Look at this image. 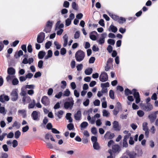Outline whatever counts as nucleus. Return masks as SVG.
<instances>
[{"label": "nucleus", "instance_id": "f257e3e1", "mask_svg": "<svg viewBox=\"0 0 158 158\" xmlns=\"http://www.w3.org/2000/svg\"><path fill=\"white\" fill-rule=\"evenodd\" d=\"M85 55V52L83 51L79 50L76 52L75 57L76 59H83Z\"/></svg>", "mask_w": 158, "mask_h": 158}, {"label": "nucleus", "instance_id": "f03ea898", "mask_svg": "<svg viewBox=\"0 0 158 158\" xmlns=\"http://www.w3.org/2000/svg\"><path fill=\"white\" fill-rule=\"evenodd\" d=\"M142 109L146 112H149L153 108V105L151 103L144 104L142 106Z\"/></svg>", "mask_w": 158, "mask_h": 158}, {"label": "nucleus", "instance_id": "7ed1b4c3", "mask_svg": "<svg viewBox=\"0 0 158 158\" xmlns=\"http://www.w3.org/2000/svg\"><path fill=\"white\" fill-rule=\"evenodd\" d=\"M31 116L33 120L39 121L40 120V113L38 111H33L31 114Z\"/></svg>", "mask_w": 158, "mask_h": 158}, {"label": "nucleus", "instance_id": "20e7f679", "mask_svg": "<svg viewBox=\"0 0 158 158\" xmlns=\"http://www.w3.org/2000/svg\"><path fill=\"white\" fill-rule=\"evenodd\" d=\"M11 100L13 102L17 101L18 98V94L16 89L13 90L10 93Z\"/></svg>", "mask_w": 158, "mask_h": 158}, {"label": "nucleus", "instance_id": "39448f33", "mask_svg": "<svg viewBox=\"0 0 158 158\" xmlns=\"http://www.w3.org/2000/svg\"><path fill=\"white\" fill-rule=\"evenodd\" d=\"M45 34L43 32L40 33L37 35V42L39 44L42 43L44 40Z\"/></svg>", "mask_w": 158, "mask_h": 158}, {"label": "nucleus", "instance_id": "423d86ee", "mask_svg": "<svg viewBox=\"0 0 158 158\" xmlns=\"http://www.w3.org/2000/svg\"><path fill=\"white\" fill-rule=\"evenodd\" d=\"M99 79L100 81L102 82L107 81L108 80V75L107 73L105 72H102L99 76Z\"/></svg>", "mask_w": 158, "mask_h": 158}, {"label": "nucleus", "instance_id": "0eeeda50", "mask_svg": "<svg viewBox=\"0 0 158 158\" xmlns=\"http://www.w3.org/2000/svg\"><path fill=\"white\" fill-rule=\"evenodd\" d=\"M111 150L112 153L118 154L120 151L121 148L118 144H116L112 146Z\"/></svg>", "mask_w": 158, "mask_h": 158}, {"label": "nucleus", "instance_id": "6e6552de", "mask_svg": "<svg viewBox=\"0 0 158 158\" xmlns=\"http://www.w3.org/2000/svg\"><path fill=\"white\" fill-rule=\"evenodd\" d=\"M74 104V101L72 99L69 102H65L64 103V107L66 109H68L69 108L71 109Z\"/></svg>", "mask_w": 158, "mask_h": 158}, {"label": "nucleus", "instance_id": "1a4fd4ad", "mask_svg": "<svg viewBox=\"0 0 158 158\" xmlns=\"http://www.w3.org/2000/svg\"><path fill=\"white\" fill-rule=\"evenodd\" d=\"M113 60H108L106 62V65L105 67V70L106 71L109 70L110 69L113 67Z\"/></svg>", "mask_w": 158, "mask_h": 158}, {"label": "nucleus", "instance_id": "9d476101", "mask_svg": "<svg viewBox=\"0 0 158 158\" xmlns=\"http://www.w3.org/2000/svg\"><path fill=\"white\" fill-rule=\"evenodd\" d=\"M98 34L96 31H93L89 33V38L92 40L95 41L97 40V39L96 35L98 36Z\"/></svg>", "mask_w": 158, "mask_h": 158}, {"label": "nucleus", "instance_id": "9b49d317", "mask_svg": "<svg viewBox=\"0 0 158 158\" xmlns=\"http://www.w3.org/2000/svg\"><path fill=\"white\" fill-rule=\"evenodd\" d=\"M41 102L45 106H48L50 103L49 99L48 97L44 96L42 97Z\"/></svg>", "mask_w": 158, "mask_h": 158}, {"label": "nucleus", "instance_id": "f8f14e48", "mask_svg": "<svg viewBox=\"0 0 158 158\" xmlns=\"http://www.w3.org/2000/svg\"><path fill=\"white\" fill-rule=\"evenodd\" d=\"M10 100L9 97L5 94H2L0 95V102L2 103H4L5 101H8Z\"/></svg>", "mask_w": 158, "mask_h": 158}, {"label": "nucleus", "instance_id": "ddd939ff", "mask_svg": "<svg viewBox=\"0 0 158 158\" xmlns=\"http://www.w3.org/2000/svg\"><path fill=\"white\" fill-rule=\"evenodd\" d=\"M114 136V133H111L110 131H107L104 136V138L106 139H112Z\"/></svg>", "mask_w": 158, "mask_h": 158}, {"label": "nucleus", "instance_id": "4468645a", "mask_svg": "<svg viewBox=\"0 0 158 158\" xmlns=\"http://www.w3.org/2000/svg\"><path fill=\"white\" fill-rule=\"evenodd\" d=\"M156 117L157 116H156L153 112L149 114L148 116V118L151 123L155 122Z\"/></svg>", "mask_w": 158, "mask_h": 158}, {"label": "nucleus", "instance_id": "2eb2a0df", "mask_svg": "<svg viewBox=\"0 0 158 158\" xmlns=\"http://www.w3.org/2000/svg\"><path fill=\"white\" fill-rule=\"evenodd\" d=\"M113 128L114 130L116 131H119L121 128L119 126L118 122L116 121H114L113 123Z\"/></svg>", "mask_w": 158, "mask_h": 158}, {"label": "nucleus", "instance_id": "dca6fc26", "mask_svg": "<svg viewBox=\"0 0 158 158\" xmlns=\"http://www.w3.org/2000/svg\"><path fill=\"white\" fill-rule=\"evenodd\" d=\"M31 101V98L28 95H27L25 97H23L22 98V101L24 105L29 103Z\"/></svg>", "mask_w": 158, "mask_h": 158}, {"label": "nucleus", "instance_id": "f3484780", "mask_svg": "<svg viewBox=\"0 0 158 158\" xmlns=\"http://www.w3.org/2000/svg\"><path fill=\"white\" fill-rule=\"evenodd\" d=\"M81 113L80 110H78L74 115V118L77 120H80L81 118Z\"/></svg>", "mask_w": 158, "mask_h": 158}, {"label": "nucleus", "instance_id": "a211bd4d", "mask_svg": "<svg viewBox=\"0 0 158 158\" xmlns=\"http://www.w3.org/2000/svg\"><path fill=\"white\" fill-rule=\"evenodd\" d=\"M60 20H59L57 21L55 25V30H57L58 29H60L64 27V24L62 23L60 24Z\"/></svg>", "mask_w": 158, "mask_h": 158}, {"label": "nucleus", "instance_id": "6ab92c4d", "mask_svg": "<svg viewBox=\"0 0 158 158\" xmlns=\"http://www.w3.org/2000/svg\"><path fill=\"white\" fill-rule=\"evenodd\" d=\"M23 55V52L22 50H19V51H17L14 55V57L15 58L17 59L19 58L21 56Z\"/></svg>", "mask_w": 158, "mask_h": 158}, {"label": "nucleus", "instance_id": "aec40b11", "mask_svg": "<svg viewBox=\"0 0 158 158\" xmlns=\"http://www.w3.org/2000/svg\"><path fill=\"white\" fill-rule=\"evenodd\" d=\"M46 54V52L44 51H40L38 53V57L40 59H42Z\"/></svg>", "mask_w": 158, "mask_h": 158}, {"label": "nucleus", "instance_id": "412c9836", "mask_svg": "<svg viewBox=\"0 0 158 158\" xmlns=\"http://www.w3.org/2000/svg\"><path fill=\"white\" fill-rule=\"evenodd\" d=\"M109 31H111L112 32L115 33L118 30L117 28L113 24H111L108 28Z\"/></svg>", "mask_w": 158, "mask_h": 158}, {"label": "nucleus", "instance_id": "4be33fe9", "mask_svg": "<svg viewBox=\"0 0 158 158\" xmlns=\"http://www.w3.org/2000/svg\"><path fill=\"white\" fill-rule=\"evenodd\" d=\"M127 154L129 158H135L137 156V154L134 151L129 152H127Z\"/></svg>", "mask_w": 158, "mask_h": 158}, {"label": "nucleus", "instance_id": "5701e85b", "mask_svg": "<svg viewBox=\"0 0 158 158\" xmlns=\"http://www.w3.org/2000/svg\"><path fill=\"white\" fill-rule=\"evenodd\" d=\"M52 52L51 50H49L47 52V55H45L44 59H48L51 57L52 55Z\"/></svg>", "mask_w": 158, "mask_h": 158}, {"label": "nucleus", "instance_id": "b1692460", "mask_svg": "<svg viewBox=\"0 0 158 158\" xmlns=\"http://www.w3.org/2000/svg\"><path fill=\"white\" fill-rule=\"evenodd\" d=\"M7 73L9 75H14L15 73V71L14 69L12 67L8 68L7 69Z\"/></svg>", "mask_w": 158, "mask_h": 158}, {"label": "nucleus", "instance_id": "393cba45", "mask_svg": "<svg viewBox=\"0 0 158 158\" xmlns=\"http://www.w3.org/2000/svg\"><path fill=\"white\" fill-rule=\"evenodd\" d=\"M18 113L22 115L23 118H25L27 116L26 111L24 109L19 110Z\"/></svg>", "mask_w": 158, "mask_h": 158}, {"label": "nucleus", "instance_id": "a878e982", "mask_svg": "<svg viewBox=\"0 0 158 158\" xmlns=\"http://www.w3.org/2000/svg\"><path fill=\"white\" fill-rule=\"evenodd\" d=\"M63 39L64 40V42L63 44V46L64 47H65L67 45L68 42V36L67 34H65L63 36Z\"/></svg>", "mask_w": 158, "mask_h": 158}, {"label": "nucleus", "instance_id": "bb28decb", "mask_svg": "<svg viewBox=\"0 0 158 158\" xmlns=\"http://www.w3.org/2000/svg\"><path fill=\"white\" fill-rule=\"evenodd\" d=\"M93 69L92 68H89L85 71V73L86 75H90L92 72Z\"/></svg>", "mask_w": 158, "mask_h": 158}, {"label": "nucleus", "instance_id": "cd10ccee", "mask_svg": "<svg viewBox=\"0 0 158 158\" xmlns=\"http://www.w3.org/2000/svg\"><path fill=\"white\" fill-rule=\"evenodd\" d=\"M71 114L69 113H67L66 114V118L69 120V123H71L73 122V119L71 116Z\"/></svg>", "mask_w": 158, "mask_h": 158}, {"label": "nucleus", "instance_id": "c85d7f7f", "mask_svg": "<svg viewBox=\"0 0 158 158\" xmlns=\"http://www.w3.org/2000/svg\"><path fill=\"white\" fill-rule=\"evenodd\" d=\"M21 124L20 123L16 121H15L12 125V127H15L17 129H19L20 126Z\"/></svg>", "mask_w": 158, "mask_h": 158}, {"label": "nucleus", "instance_id": "c756f323", "mask_svg": "<svg viewBox=\"0 0 158 158\" xmlns=\"http://www.w3.org/2000/svg\"><path fill=\"white\" fill-rule=\"evenodd\" d=\"M107 43L109 44V45H113L115 43V40L113 39H109L107 40Z\"/></svg>", "mask_w": 158, "mask_h": 158}, {"label": "nucleus", "instance_id": "7c9ffc66", "mask_svg": "<svg viewBox=\"0 0 158 158\" xmlns=\"http://www.w3.org/2000/svg\"><path fill=\"white\" fill-rule=\"evenodd\" d=\"M52 45V42L50 41H47L45 44V48L46 49H48L50 48Z\"/></svg>", "mask_w": 158, "mask_h": 158}, {"label": "nucleus", "instance_id": "2f4dec72", "mask_svg": "<svg viewBox=\"0 0 158 158\" xmlns=\"http://www.w3.org/2000/svg\"><path fill=\"white\" fill-rule=\"evenodd\" d=\"M88 124L86 122H83L81 123L80 125V127L81 128V130H82V128H86L88 126Z\"/></svg>", "mask_w": 158, "mask_h": 158}, {"label": "nucleus", "instance_id": "473e14b6", "mask_svg": "<svg viewBox=\"0 0 158 158\" xmlns=\"http://www.w3.org/2000/svg\"><path fill=\"white\" fill-rule=\"evenodd\" d=\"M124 92L125 95L126 96L132 94V92L128 88L125 89Z\"/></svg>", "mask_w": 158, "mask_h": 158}, {"label": "nucleus", "instance_id": "72a5a7b5", "mask_svg": "<svg viewBox=\"0 0 158 158\" xmlns=\"http://www.w3.org/2000/svg\"><path fill=\"white\" fill-rule=\"evenodd\" d=\"M93 147L94 149L96 150H98L100 148V147L98 143V142L94 143Z\"/></svg>", "mask_w": 158, "mask_h": 158}, {"label": "nucleus", "instance_id": "f704fd0d", "mask_svg": "<svg viewBox=\"0 0 158 158\" xmlns=\"http://www.w3.org/2000/svg\"><path fill=\"white\" fill-rule=\"evenodd\" d=\"M126 21V19L125 18L123 17H120L118 19V22L120 24H122L124 22H125Z\"/></svg>", "mask_w": 158, "mask_h": 158}, {"label": "nucleus", "instance_id": "c9c22d12", "mask_svg": "<svg viewBox=\"0 0 158 158\" xmlns=\"http://www.w3.org/2000/svg\"><path fill=\"white\" fill-rule=\"evenodd\" d=\"M53 22L50 20H48L47 22L46 27L52 28Z\"/></svg>", "mask_w": 158, "mask_h": 158}, {"label": "nucleus", "instance_id": "e433bc0d", "mask_svg": "<svg viewBox=\"0 0 158 158\" xmlns=\"http://www.w3.org/2000/svg\"><path fill=\"white\" fill-rule=\"evenodd\" d=\"M137 114L139 117H142L144 114V112L142 110H139L137 112Z\"/></svg>", "mask_w": 158, "mask_h": 158}, {"label": "nucleus", "instance_id": "4c0bfd02", "mask_svg": "<svg viewBox=\"0 0 158 158\" xmlns=\"http://www.w3.org/2000/svg\"><path fill=\"white\" fill-rule=\"evenodd\" d=\"M109 96L111 99H114V93L113 90H110L109 91Z\"/></svg>", "mask_w": 158, "mask_h": 158}, {"label": "nucleus", "instance_id": "58836bf2", "mask_svg": "<svg viewBox=\"0 0 158 158\" xmlns=\"http://www.w3.org/2000/svg\"><path fill=\"white\" fill-rule=\"evenodd\" d=\"M108 152L110 153V155L108 156L107 157V158H115V156L113 154V153L112 152V151L111 149H109L108 150Z\"/></svg>", "mask_w": 158, "mask_h": 158}, {"label": "nucleus", "instance_id": "ea45409f", "mask_svg": "<svg viewBox=\"0 0 158 158\" xmlns=\"http://www.w3.org/2000/svg\"><path fill=\"white\" fill-rule=\"evenodd\" d=\"M21 132L19 130L17 131L15 133V138L17 139L19 138Z\"/></svg>", "mask_w": 158, "mask_h": 158}, {"label": "nucleus", "instance_id": "a19ab883", "mask_svg": "<svg viewBox=\"0 0 158 158\" xmlns=\"http://www.w3.org/2000/svg\"><path fill=\"white\" fill-rule=\"evenodd\" d=\"M143 130V131L147 130L148 129V123L147 122H144L142 124Z\"/></svg>", "mask_w": 158, "mask_h": 158}, {"label": "nucleus", "instance_id": "79ce46f5", "mask_svg": "<svg viewBox=\"0 0 158 158\" xmlns=\"http://www.w3.org/2000/svg\"><path fill=\"white\" fill-rule=\"evenodd\" d=\"M70 93V92L69 89H67L64 91V94L63 95V96L68 97L69 96Z\"/></svg>", "mask_w": 158, "mask_h": 158}, {"label": "nucleus", "instance_id": "37998d69", "mask_svg": "<svg viewBox=\"0 0 158 158\" xmlns=\"http://www.w3.org/2000/svg\"><path fill=\"white\" fill-rule=\"evenodd\" d=\"M71 21L69 18L67 19L65 21V26L66 27L69 26L71 23Z\"/></svg>", "mask_w": 158, "mask_h": 158}, {"label": "nucleus", "instance_id": "c03bdc74", "mask_svg": "<svg viewBox=\"0 0 158 158\" xmlns=\"http://www.w3.org/2000/svg\"><path fill=\"white\" fill-rule=\"evenodd\" d=\"M115 108L119 110L122 109V105L120 102H117L116 105L115 107Z\"/></svg>", "mask_w": 158, "mask_h": 158}, {"label": "nucleus", "instance_id": "a18cd8bd", "mask_svg": "<svg viewBox=\"0 0 158 158\" xmlns=\"http://www.w3.org/2000/svg\"><path fill=\"white\" fill-rule=\"evenodd\" d=\"M101 86L102 88H106L109 86V83L108 82L102 83L101 85Z\"/></svg>", "mask_w": 158, "mask_h": 158}, {"label": "nucleus", "instance_id": "49530a36", "mask_svg": "<svg viewBox=\"0 0 158 158\" xmlns=\"http://www.w3.org/2000/svg\"><path fill=\"white\" fill-rule=\"evenodd\" d=\"M18 83L19 81L17 78H15L13 79L12 80V83L13 85H16Z\"/></svg>", "mask_w": 158, "mask_h": 158}, {"label": "nucleus", "instance_id": "de8ad7c7", "mask_svg": "<svg viewBox=\"0 0 158 158\" xmlns=\"http://www.w3.org/2000/svg\"><path fill=\"white\" fill-rule=\"evenodd\" d=\"M27 49L28 52L29 53H31L32 52V48L31 44H29L27 47Z\"/></svg>", "mask_w": 158, "mask_h": 158}, {"label": "nucleus", "instance_id": "09e8293b", "mask_svg": "<svg viewBox=\"0 0 158 158\" xmlns=\"http://www.w3.org/2000/svg\"><path fill=\"white\" fill-rule=\"evenodd\" d=\"M21 48L25 53H27V46L26 44H23L21 46Z\"/></svg>", "mask_w": 158, "mask_h": 158}, {"label": "nucleus", "instance_id": "8fccbe9b", "mask_svg": "<svg viewBox=\"0 0 158 158\" xmlns=\"http://www.w3.org/2000/svg\"><path fill=\"white\" fill-rule=\"evenodd\" d=\"M102 113L103 116H106V117H108L110 114L109 112L106 110H103Z\"/></svg>", "mask_w": 158, "mask_h": 158}, {"label": "nucleus", "instance_id": "3c124183", "mask_svg": "<svg viewBox=\"0 0 158 158\" xmlns=\"http://www.w3.org/2000/svg\"><path fill=\"white\" fill-rule=\"evenodd\" d=\"M80 36V32L79 31H77L74 34V38L75 39H78Z\"/></svg>", "mask_w": 158, "mask_h": 158}, {"label": "nucleus", "instance_id": "603ef678", "mask_svg": "<svg viewBox=\"0 0 158 158\" xmlns=\"http://www.w3.org/2000/svg\"><path fill=\"white\" fill-rule=\"evenodd\" d=\"M66 52V50L64 48H62L60 51V53L61 55H64L65 54Z\"/></svg>", "mask_w": 158, "mask_h": 158}, {"label": "nucleus", "instance_id": "864d4df0", "mask_svg": "<svg viewBox=\"0 0 158 158\" xmlns=\"http://www.w3.org/2000/svg\"><path fill=\"white\" fill-rule=\"evenodd\" d=\"M64 113V111L63 110H60L58 112L57 116L59 118H61L62 117V115Z\"/></svg>", "mask_w": 158, "mask_h": 158}, {"label": "nucleus", "instance_id": "5fc2aeb1", "mask_svg": "<svg viewBox=\"0 0 158 158\" xmlns=\"http://www.w3.org/2000/svg\"><path fill=\"white\" fill-rule=\"evenodd\" d=\"M72 7L75 10H78V6L77 5L76 2H73L72 3Z\"/></svg>", "mask_w": 158, "mask_h": 158}, {"label": "nucleus", "instance_id": "6e6d98bb", "mask_svg": "<svg viewBox=\"0 0 158 158\" xmlns=\"http://www.w3.org/2000/svg\"><path fill=\"white\" fill-rule=\"evenodd\" d=\"M97 42L99 44L102 45L105 43V39L100 38L99 40H97Z\"/></svg>", "mask_w": 158, "mask_h": 158}, {"label": "nucleus", "instance_id": "4d7b16f0", "mask_svg": "<svg viewBox=\"0 0 158 158\" xmlns=\"http://www.w3.org/2000/svg\"><path fill=\"white\" fill-rule=\"evenodd\" d=\"M67 127L69 130H71L74 128V126L72 123H70L68 124Z\"/></svg>", "mask_w": 158, "mask_h": 158}, {"label": "nucleus", "instance_id": "13d9d810", "mask_svg": "<svg viewBox=\"0 0 158 158\" xmlns=\"http://www.w3.org/2000/svg\"><path fill=\"white\" fill-rule=\"evenodd\" d=\"M91 132L93 134L96 135L97 133L96 128L95 127H92L91 129Z\"/></svg>", "mask_w": 158, "mask_h": 158}, {"label": "nucleus", "instance_id": "bf43d9fd", "mask_svg": "<svg viewBox=\"0 0 158 158\" xmlns=\"http://www.w3.org/2000/svg\"><path fill=\"white\" fill-rule=\"evenodd\" d=\"M93 103L95 106H98L100 105V101L98 99H96L94 102Z\"/></svg>", "mask_w": 158, "mask_h": 158}, {"label": "nucleus", "instance_id": "052dcab7", "mask_svg": "<svg viewBox=\"0 0 158 158\" xmlns=\"http://www.w3.org/2000/svg\"><path fill=\"white\" fill-rule=\"evenodd\" d=\"M99 24L102 27L105 26V23L104 20L102 19H101L98 22Z\"/></svg>", "mask_w": 158, "mask_h": 158}, {"label": "nucleus", "instance_id": "680f3d73", "mask_svg": "<svg viewBox=\"0 0 158 158\" xmlns=\"http://www.w3.org/2000/svg\"><path fill=\"white\" fill-rule=\"evenodd\" d=\"M131 135V134L130 133H128L127 135H125L123 139V141L127 142V139H128Z\"/></svg>", "mask_w": 158, "mask_h": 158}, {"label": "nucleus", "instance_id": "e2e57ef3", "mask_svg": "<svg viewBox=\"0 0 158 158\" xmlns=\"http://www.w3.org/2000/svg\"><path fill=\"white\" fill-rule=\"evenodd\" d=\"M107 50L109 53H110L113 51V47L111 45H109L107 48Z\"/></svg>", "mask_w": 158, "mask_h": 158}, {"label": "nucleus", "instance_id": "0e129e2a", "mask_svg": "<svg viewBox=\"0 0 158 158\" xmlns=\"http://www.w3.org/2000/svg\"><path fill=\"white\" fill-rule=\"evenodd\" d=\"M69 6V3L67 1H65L64 2L63 6L65 8H68Z\"/></svg>", "mask_w": 158, "mask_h": 158}, {"label": "nucleus", "instance_id": "69168bd1", "mask_svg": "<svg viewBox=\"0 0 158 158\" xmlns=\"http://www.w3.org/2000/svg\"><path fill=\"white\" fill-rule=\"evenodd\" d=\"M51 28L48 27H46L45 26L44 29L43 30V31L45 32L46 33H49L51 31Z\"/></svg>", "mask_w": 158, "mask_h": 158}, {"label": "nucleus", "instance_id": "338daca9", "mask_svg": "<svg viewBox=\"0 0 158 158\" xmlns=\"http://www.w3.org/2000/svg\"><path fill=\"white\" fill-rule=\"evenodd\" d=\"M83 64H80L77 66L76 67L77 71H81L83 68Z\"/></svg>", "mask_w": 158, "mask_h": 158}, {"label": "nucleus", "instance_id": "774afa93", "mask_svg": "<svg viewBox=\"0 0 158 158\" xmlns=\"http://www.w3.org/2000/svg\"><path fill=\"white\" fill-rule=\"evenodd\" d=\"M122 44V40H117L116 43V47H119L121 46Z\"/></svg>", "mask_w": 158, "mask_h": 158}]
</instances>
